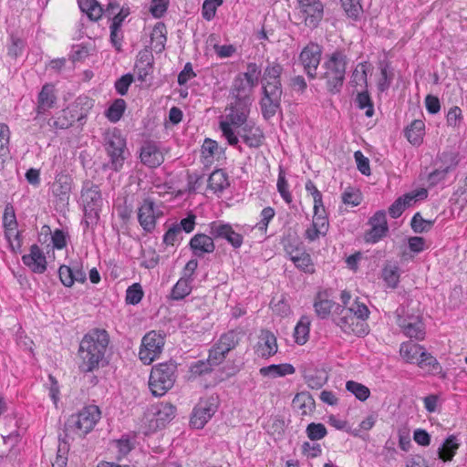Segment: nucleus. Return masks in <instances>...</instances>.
Segmentation results:
<instances>
[{
  "instance_id": "49",
  "label": "nucleus",
  "mask_w": 467,
  "mask_h": 467,
  "mask_svg": "<svg viewBox=\"0 0 467 467\" xmlns=\"http://www.w3.org/2000/svg\"><path fill=\"white\" fill-rule=\"evenodd\" d=\"M428 196V192L424 188H420L419 190L408 192L403 196H400V199L403 202L405 207L410 206L412 203L417 202L418 200H423Z\"/></svg>"
},
{
  "instance_id": "55",
  "label": "nucleus",
  "mask_w": 467,
  "mask_h": 467,
  "mask_svg": "<svg viewBox=\"0 0 467 467\" xmlns=\"http://www.w3.org/2000/svg\"><path fill=\"white\" fill-rule=\"evenodd\" d=\"M446 119L448 126L458 128L462 120V109L457 106L451 108L447 113Z\"/></svg>"
},
{
  "instance_id": "26",
  "label": "nucleus",
  "mask_w": 467,
  "mask_h": 467,
  "mask_svg": "<svg viewBox=\"0 0 467 467\" xmlns=\"http://www.w3.org/2000/svg\"><path fill=\"white\" fill-rule=\"evenodd\" d=\"M460 447L456 436L450 435L438 449V457L443 462H451Z\"/></svg>"
},
{
  "instance_id": "29",
  "label": "nucleus",
  "mask_w": 467,
  "mask_h": 467,
  "mask_svg": "<svg viewBox=\"0 0 467 467\" xmlns=\"http://www.w3.org/2000/svg\"><path fill=\"white\" fill-rule=\"evenodd\" d=\"M260 374L264 377H269L272 379L277 377H284L286 375H291L295 373V368L291 364H279V365H270L267 367H263L259 370Z\"/></svg>"
},
{
  "instance_id": "40",
  "label": "nucleus",
  "mask_w": 467,
  "mask_h": 467,
  "mask_svg": "<svg viewBox=\"0 0 467 467\" xmlns=\"http://www.w3.org/2000/svg\"><path fill=\"white\" fill-rule=\"evenodd\" d=\"M417 364L420 368L428 369L431 372H437L441 369L436 358L425 350L421 352Z\"/></svg>"
},
{
  "instance_id": "64",
  "label": "nucleus",
  "mask_w": 467,
  "mask_h": 467,
  "mask_svg": "<svg viewBox=\"0 0 467 467\" xmlns=\"http://www.w3.org/2000/svg\"><path fill=\"white\" fill-rule=\"evenodd\" d=\"M342 200L344 203L352 204L357 206L361 202V195L358 191L354 189H348L342 194Z\"/></svg>"
},
{
  "instance_id": "24",
  "label": "nucleus",
  "mask_w": 467,
  "mask_h": 467,
  "mask_svg": "<svg viewBox=\"0 0 467 467\" xmlns=\"http://www.w3.org/2000/svg\"><path fill=\"white\" fill-rule=\"evenodd\" d=\"M190 247L197 257L212 254L215 249L213 238L203 234H195L190 241Z\"/></svg>"
},
{
  "instance_id": "2",
  "label": "nucleus",
  "mask_w": 467,
  "mask_h": 467,
  "mask_svg": "<svg viewBox=\"0 0 467 467\" xmlns=\"http://www.w3.org/2000/svg\"><path fill=\"white\" fill-rule=\"evenodd\" d=\"M109 337L105 329H93L82 338L79 348L78 368L82 372H91L103 361Z\"/></svg>"
},
{
  "instance_id": "9",
  "label": "nucleus",
  "mask_w": 467,
  "mask_h": 467,
  "mask_svg": "<svg viewBox=\"0 0 467 467\" xmlns=\"http://www.w3.org/2000/svg\"><path fill=\"white\" fill-rule=\"evenodd\" d=\"M397 324L402 332L410 338L422 340L425 337V327L420 316L410 314L404 307L396 311Z\"/></svg>"
},
{
  "instance_id": "13",
  "label": "nucleus",
  "mask_w": 467,
  "mask_h": 467,
  "mask_svg": "<svg viewBox=\"0 0 467 467\" xmlns=\"http://www.w3.org/2000/svg\"><path fill=\"white\" fill-rule=\"evenodd\" d=\"M164 338L155 331L147 333L141 341L139 352L140 359L144 364H150L161 353Z\"/></svg>"
},
{
  "instance_id": "52",
  "label": "nucleus",
  "mask_w": 467,
  "mask_h": 467,
  "mask_svg": "<svg viewBox=\"0 0 467 467\" xmlns=\"http://www.w3.org/2000/svg\"><path fill=\"white\" fill-rule=\"evenodd\" d=\"M223 4V0H205L202 4V14L204 19L210 21L215 16L216 9Z\"/></svg>"
},
{
  "instance_id": "53",
  "label": "nucleus",
  "mask_w": 467,
  "mask_h": 467,
  "mask_svg": "<svg viewBox=\"0 0 467 467\" xmlns=\"http://www.w3.org/2000/svg\"><path fill=\"white\" fill-rule=\"evenodd\" d=\"M351 82L356 86L367 87V66L365 64L360 63L357 66L352 73Z\"/></svg>"
},
{
  "instance_id": "22",
  "label": "nucleus",
  "mask_w": 467,
  "mask_h": 467,
  "mask_svg": "<svg viewBox=\"0 0 467 467\" xmlns=\"http://www.w3.org/2000/svg\"><path fill=\"white\" fill-rule=\"evenodd\" d=\"M141 162L150 168L160 166L164 157L158 146L153 142H145L140 149Z\"/></svg>"
},
{
  "instance_id": "43",
  "label": "nucleus",
  "mask_w": 467,
  "mask_h": 467,
  "mask_svg": "<svg viewBox=\"0 0 467 467\" xmlns=\"http://www.w3.org/2000/svg\"><path fill=\"white\" fill-rule=\"evenodd\" d=\"M434 223V221L425 220L422 218L420 213H417L412 217L410 225L415 233H424L431 230Z\"/></svg>"
},
{
  "instance_id": "19",
  "label": "nucleus",
  "mask_w": 467,
  "mask_h": 467,
  "mask_svg": "<svg viewBox=\"0 0 467 467\" xmlns=\"http://www.w3.org/2000/svg\"><path fill=\"white\" fill-rule=\"evenodd\" d=\"M236 135L241 137L244 142L251 148L260 147L264 140L262 130L250 122L241 127Z\"/></svg>"
},
{
  "instance_id": "10",
  "label": "nucleus",
  "mask_w": 467,
  "mask_h": 467,
  "mask_svg": "<svg viewBox=\"0 0 467 467\" xmlns=\"http://www.w3.org/2000/svg\"><path fill=\"white\" fill-rule=\"evenodd\" d=\"M218 408V399L215 396L202 398L194 407L190 424L195 429H202L214 415Z\"/></svg>"
},
{
  "instance_id": "36",
  "label": "nucleus",
  "mask_w": 467,
  "mask_h": 467,
  "mask_svg": "<svg viewBox=\"0 0 467 467\" xmlns=\"http://www.w3.org/2000/svg\"><path fill=\"white\" fill-rule=\"evenodd\" d=\"M304 379L309 388L318 389L326 384L327 376L325 371L314 370L306 372Z\"/></svg>"
},
{
  "instance_id": "34",
  "label": "nucleus",
  "mask_w": 467,
  "mask_h": 467,
  "mask_svg": "<svg viewBox=\"0 0 467 467\" xmlns=\"http://www.w3.org/2000/svg\"><path fill=\"white\" fill-rule=\"evenodd\" d=\"M424 127L425 125L422 120H413L405 131L408 140L414 145L420 144L423 135Z\"/></svg>"
},
{
  "instance_id": "17",
  "label": "nucleus",
  "mask_w": 467,
  "mask_h": 467,
  "mask_svg": "<svg viewBox=\"0 0 467 467\" xmlns=\"http://www.w3.org/2000/svg\"><path fill=\"white\" fill-rule=\"evenodd\" d=\"M210 233L215 238L225 239L234 248H239L243 244V236L234 231L233 227L228 223H213Z\"/></svg>"
},
{
  "instance_id": "37",
  "label": "nucleus",
  "mask_w": 467,
  "mask_h": 467,
  "mask_svg": "<svg viewBox=\"0 0 467 467\" xmlns=\"http://www.w3.org/2000/svg\"><path fill=\"white\" fill-rule=\"evenodd\" d=\"M189 278L182 277L178 282L174 285L171 290V298L174 300L183 299L186 296L191 293L192 286Z\"/></svg>"
},
{
  "instance_id": "15",
  "label": "nucleus",
  "mask_w": 467,
  "mask_h": 467,
  "mask_svg": "<svg viewBox=\"0 0 467 467\" xmlns=\"http://www.w3.org/2000/svg\"><path fill=\"white\" fill-rule=\"evenodd\" d=\"M56 101L57 97L55 95V87L49 83L45 84L37 96V103L36 108V115L34 118V121H36V124H38L40 127H43V124L46 120L42 115L52 109L56 104Z\"/></svg>"
},
{
  "instance_id": "48",
  "label": "nucleus",
  "mask_w": 467,
  "mask_h": 467,
  "mask_svg": "<svg viewBox=\"0 0 467 467\" xmlns=\"http://www.w3.org/2000/svg\"><path fill=\"white\" fill-rule=\"evenodd\" d=\"M284 248L285 254L289 256L292 261L296 257L299 256L300 254L305 253V249L302 245H300L297 240H286L284 242Z\"/></svg>"
},
{
  "instance_id": "23",
  "label": "nucleus",
  "mask_w": 467,
  "mask_h": 467,
  "mask_svg": "<svg viewBox=\"0 0 467 467\" xmlns=\"http://www.w3.org/2000/svg\"><path fill=\"white\" fill-rule=\"evenodd\" d=\"M277 349L278 347L275 336L269 330H262L256 347L257 354L262 358H269L275 355Z\"/></svg>"
},
{
  "instance_id": "54",
  "label": "nucleus",
  "mask_w": 467,
  "mask_h": 467,
  "mask_svg": "<svg viewBox=\"0 0 467 467\" xmlns=\"http://www.w3.org/2000/svg\"><path fill=\"white\" fill-rule=\"evenodd\" d=\"M182 239V228L179 225H173L165 233L163 242L167 245H174Z\"/></svg>"
},
{
  "instance_id": "50",
  "label": "nucleus",
  "mask_w": 467,
  "mask_h": 467,
  "mask_svg": "<svg viewBox=\"0 0 467 467\" xmlns=\"http://www.w3.org/2000/svg\"><path fill=\"white\" fill-rule=\"evenodd\" d=\"M292 262L298 269H301L306 273L314 272L311 256L306 252L300 254V255L293 259Z\"/></svg>"
},
{
  "instance_id": "21",
  "label": "nucleus",
  "mask_w": 467,
  "mask_h": 467,
  "mask_svg": "<svg viewBox=\"0 0 467 467\" xmlns=\"http://www.w3.org/2000/svg\"><path fill=\"white\" fill-rule=\"evenodd\" d=\"M22 261L35 273L42 274L47 269L46 256L36 244L30 247L28 254L23 255Z\"/></svg>"
},
{
  "instance_id": "51",
  "label": "nucleus",
  "mask_w": 467,
  "mask_h": 467,
  "mask_svg": "<svg viewBox=\"0 0 467 467\" xmlns=\"http://www.w3.org/2000/svg\"><path fill=\"white\" fill-rule=\"evenodd\" d=\"M237 342L236 334L234 331H229L221 336L217 345L228 353L235 348Z\"/></svg>"
},
{
  "instance_id": "32",
  "label": "nucleus",
  "mask_w": 467,
  "mask_h": 467,
  "mask_svg": "<svg viewBox=\"0 0 467 467\" xmlns=\"http://www.w3.org/2000/svg\"><path fill=\"white\" fill-rule=\"evenodd\" d=\"M293 405L301 410L302 415H306L315 408V400L308 392L297 393L293 399Z\"/></svg>"
},
{
  "instance_id": "20",
  "label": "nucleus",
  "mask_w": 467,
  "mask_h": 467,
  "mask_svg": "<svg viewBox=\"0 0 467 467\" xmlns=\"http://www.w3.org/2000/svg\"><path fill=\"white\" fill-rule=\"evenodd\" d=\"M72 186V178L66 173H58L52 184V193L62 204L67 203Z\"/></svg>"
},
{
  "instance_id": "42",
  "label": "nucleus",
  "mask_w": 467,
  "mask_h": 467,
  "mask_svg": "<svg viewBox=\"0 0 467 467\" xmlns=\"http://www.w3.org/2000/svg\"><path fill=\"white\" fill-rule=\"evenodd\" d=\"M382 277L389 287L395 288L400 281L399 267L387 265L382 271Z\"/></svg>"
},
{
  "instance_id": "16",
  "label": "nucleus",
  "mask_w": 467,
  "mask_h": 467,
  "mask_svg": "<svg viewBox=\"0 0 467 467\" xmlns=\"http://www.w3.org/2000/svg\"><path fill=\"white\" fill-rule=\"evenodd\" d=\"M369 224L371 229L366 234L365 239L368 243H377L383 236H385L389 231L386 213L384 211L377 212L370 219Z\"/></svg>"
},
{
  "instance_id": "47",
  "label": "nucleus",
  "mask_w": 467,
  "mask_h": 467,
  "mask_svg": "<svg viewBox=\"0 0 467 467\" xmlns=\"http://www.w3.org/2000/svg\"><path fill=\"white\" fill-rule=\"evenodd\" d=\"M306 434L311 441L321 440L327 435V429L322 423L312 422L306 427Z\"/></svg>"
},
{
  "instance_id": "57",
  "label": "nucleus",
  "mask_w": 467,
  "mask_h": 467,
  "mask_svg": "<svg viewBox=\"0 0 467 467\" xmlns=\"http://www.w3.org/2000/svg\"><path fill=\"white\" fill-rule=\"evenodd\" d=\"M213 366L214 365L212 362H209V359H207L206 361L199 360L191 366V372L194 376H202L203 374L211 372L213 369Z\"/></svg>"
},
{
  "instance_id": "62",
  "label": "nucleus",
  "mask_w": 467,
  "mask_h": 467,
  "mask_svg": "<svg viewBox=\"0 0 467 467\" xmlns=\"http://www.w3.org/2000/svg\"><path fill=\"white\" fill-rule=\"evenodd\" d=\"M354 156L358 171L364 175H369L370 167L368 159L365 157L359 150L356 151Z\"/></svg>"
},
{
  "instance_id": "3",
  "label": "nucleus",
  "mask_w": 467,
  "mask_h": 467,
  "mask_svg": "<svg viewBox=\"0 0 467 467\" xmlns=\"http://www.w3.org/2000/svg\"><path fill=\"white\" fill-rule=\"evenodd\" d=\"M339 306L333 314V322L344 333L358 337H364L368 333L366 319L368 317L369 310L365 304L355 301L349 307H342L337 312Z\"/></svg>"
},
{
  "instance_id": "14",
  "label": "nucleus",
  "mask_w": 467,
  "mask_h": 467,
  "mask_svg": "<svg viewBox=\"0 0 467 467\" xmlns=\"http://www.w3.org/2000/svg\"><path fill=\"white\" fill-rule=\"evenodd\" d=\"M322 48L319 45L310 43L303 48L298 60L303 67L304 71L311 79L316 78L317 76V67L320 64Z\"/></svg>"
},
{
  "instance_id": "38",
  "label": "nucleus",
  "mask_w": 467,
  "mask_h": 467,
  "mask_svg": "<svg viewBox=\"0 0 467 467\" xmlns=\"http://www.w3.org/2000/svg\"><path fill=\"white\" fill-rule=\"evenodd\" d=\"M346 389L348 391L354 394L355 397L361 401H365L366 400H368L370 395V390L368 387L354 380L347 381Z\"/></svg>"
},
{
  "instance_id": "11",
  "label": "nucleus",
  "mask_w": 467,
  "mask_h": 467,
  "mask_svg": "<svg viewBox=\"0 0 467 467\" xmlns=\"http://www.w3.org/2000/svg\"><path fill=\"white\" fill-rule=\"evenodd\" d=\"M299 16L308 28H317L323 19L324 5L320 0H297Z\"/></svg>"
},
{
  "instance_id": "8",
  "label": "nucleus",
  "mask_w": 467,
  "mask_h": 467,
  "mask_svg": "<svg viewBox=\"0 0 467 467\" xmlns=\"http://www.w3.org/2000/svg\"><path fill=\"white\" fill-rule=\"evenodd\" d=\"M104 146L110 160V169L119 171L126 159V140L120 130L116 128L108 130L104 136Z\"/></svg>"
},
{
  "instance_id": "58",
  "label": "nucleus",
  "mask_w": 467,
  "mask_h": 467,
  "mask_svg": "<svg viewBox=\"0 0 467 467\" xmlns=\"http://www.w3.org/2000/svg\"><path fill=\"white\" fill-rule=\"evenodd\" d=\"M259 74V67L255 63H249L247 65V72L244 74H239L238 76L244 77L249 83L255 87L258 82Z\"/></svg>"
},
{
  "instance_id": "59",
  "label": "nucleus",
  "mask_w": 467,
  "mask_h": 467,
  "mask_svg": "<svg viewBox=\"0 0 467 467\" xmlns=\"http://www.w3.org/2000/svg\"><path fill=\"white\" fill-rule=\"evenodd\" d=\"M169 0H151L150 11L151 15L156 17H161L167 11Z\"/></svg>"
},
{
  "instance_id": "60",
  "label": "nucleus",
  "mask_w": 467,
  "mask_h": 467,
  "mask_svg": "<svg viewBox=\"0 0 467 467\" xmlns=\"http://www.w3.org/2000/svg\"><path fill=\"white\" fill-rule=\"evenodd\" d=\"M132 81H133V76L131 74H126V75L122 76L121 78H119L115 82V88H116L117 92L121 96L126 95L128 92L129 87L130 86Z\"/></svg>"
},
{
  "instance_id": "39",
  "label": "nucleus",
  "mask_w": 467,
  "mask_h": 467,
  "mask_svg": "<svg viewBox=\"0 0 467 467\" xmlns=\"http://www.w3.org/2000/svg\"><path fill=\"white\" fill-rule=\"evenodd\" d=\"M125 109V100L122 99H117L107 109L106 116L110 121L117 122L122 117Z\"/></svg>"
},
{
  "instance_id": "41",
  "label": "nucleus",
  "mask_w": 467,
  "mask_h": 467,
  "mask_svg": "<svg viewBox=\"0 0 467 467\" xmlns=\"http://www.w3.org/2000/svg\"><path fill=\"white\" fill-rule=\"evenodd\" d=\"M356 103L358 109H366L365 115L368 118L374 114L373 102L367 90L358 92L356 98Z\"/></svg>"
},
{
  "instance_id": "4",
  "label": "nucleus",
  "mask_w": 467,
  "mask_h": 467,
  "mask_svg": "<svg viewBox=\"0 0 467 467\" xmlns=\"http://www.w3.org/2000/svg\"><path fill=\"white\" fill-rule=\"evenodd\" d=\"M347 68V56L342 51L333 52L322 64L320 78L326 81L329 93H339L344 83Z\"/></svg>"
},
{
  "instance_id": "28",
  "label": "nucleus",
  "mask_w": 467,
  "mask_h": 467,
  "mask_svg": "<svg viewBox=\"0 0 467 467\" xmlns=\"http://www.w3.org/2000/svg\"><path fill=\"white\" fill-rule=\"evenodd\" d=\"M424 350L423 347L413 343L406 342L400 345V353L402 358L408 363H418L421 352Z\"/></svg>"
},
{
  "instance_id": "35",
  "label": "nucleus",
  "mask_w": 467,
  "mask_h": 467,
  "mask_svg": "<svg viewBox=\"0 0 467 467\" xmlns=\"http://www.w3.org/2000/svg\"><path fill=\"white\" fill-rule=\"evenodd\" d=\"M310 320L307 317L303 316L296 324L294 330V337L297 344L304 345L309 336Z\"/></svg>"
},
{
  "instance_id": "31",
  "label": "nucleus",
  "mask_w": 467,
  "mask_h": 467,
  "mask_svg": "<svg viewBox=\"0 0 467 467\" xmlns=\"http://www.w3.org/2000/svg\"><path fill=\"white\" fill-rule=\"evenodd\" d=\"M78 4L80 10L92 21H98L103 14L101 5L96 0H78Z\"/></svg>"
},
{
  "instance_id": "45",
  "label": "nucleus",
  "mask_w": 467,
  "mask_h": 467,
  "mask_svg": "<svg viewBox=\"0 0 467 467\" xmlns=\"http://www.w3.org/2000/svg\"><path fill=\"white\" fill-rule=\"evenodd\" d=\"M347 16L356 20L362 11L360 0H340Z\"/></svg>"
},
{
  "instance_id": "12",
  "label": "nucleus",
  "mask_w": 467,
  "mask_h": 467,
  "mask_svg": "<svg viewBox=\"0 0 467 467\" xmlns=\"http://www.w3.org/2000/svg\"><path fill=\"white\" fill-rule=\"evenodd\" d=\"M163 216L160 205H157L150 198L143 200L138 208V221L142 229L151 233L156 227V221Z\"/></svg>"
},
{
  "instance_id": "61",
  "label": "nucleus",
  "mask_w": 467,
  "mask_h": 467,
  "mask_svg": "<svg viewBox=\"0 0 467 467\" xmlns=\"http://www.w3.org/2000/svg\"><path fill=\"white\" fill-rule=\"evenodd\" d=\"M442 163L445 165L444 169H448V171L454 169L459 164V155L453 151L443 152L441 156Z\"/></svg>"
},
{
  "instance_id": "6",
  "label": "nucleus",
  "mask_w": 467,
  "mask_h": 467,
  "mask_svg": "<svg viewBox=\"0 0 467 467\" xmlns=\"http://www.w3.org/2000/svg\"><path fill=\"white\" fill-rule=\"evenodd\" d=\"M177 364L174 361L161 363L151 368L149 388L155 397L163 396L176 380Z\"/></svg>"
},
{
  "instance_id": "27",
  "label": "nucleus",
  "mask_w": 467,
  "mask_h": 467,
  "mask_svg": "<svg viewBox=\"0 0 467 467\" xmlns=\"http://www.w3.org/2000/svg\"><path fill=\"white\" fill-rule=\"evenodd\" d=\"M176 413V408L171 403H159L152 408V414L157 422L164 425L171 420Z\"/></svg>"
},
{
  "instance_id": "7",
  "label": "nucleus",
  "mask_w": 467,
  "mask_h": 467,
  "mask_svg": "<svg viewBox=\"0 0 467 467\" xmlns=\"http://www.w3.org/2000/svg\"><path fill=\"white\" fill-rule=\"evenodd\" d=\"M227 109L230 112L226 116V120L220 122V129L228 143L232 146H236L239 139L232 126L240 129L247 123L249 105L236 102L235 105H231Z\"/></svg>"
},
{
  "instance_id": "5",
  "label": "nucleus",
  "mask_w": 467,
  "mask_h": 467,
  "mask_svg": "<svg viewBox=\"0 0 467 467\" xmlns=\"http://www.w3.org/2000/svg\"><path fill=\"white\" fill-rule=\"evenodd\" d=\"M101 416L100 410L96 405L84 407L78 413L71 415L64 425L66 437L77 435L84 437L93 430Z\"/></svg>"
},
{
  "instance_id": "46",
  "label": "nucleus",
  "mask_w": 467,
  "mask_h": 467,
  "mask_svg": "<svg viewBox=\"0 0 467 467\" xmlns=\"http://www.w3.org/2000/svg\"><path fill=\"white\" fill-rule=\"evenodd\" d=\"M143 296L141 285L138 283L129 286L126 292V302L131 305H137L140 302Z\"/></svg>"
},
{
  "instance_id": "18",
  "label": "nucleus",
  "mask_w": 467,
  "mask_h": 467,
  "mask_svg": "<svg viewBox=\"0 0 467 467\" xmlns=\"http://www.w3.org/2000/svg\"><path fill=\"white\" fill-rule=\"evenodd\" d=\"M254 86L249 83L244 77L236 76L233 81L231 94L236 99V102L242 104H251V94Z\"/></svg>"
},
{
  "instance_id": "33",
  "label": "nucleus",
  "mask_w": 467,
  "mask_h": 467,
  "mask_svg": "<svg viewBox=\"0 0 467 467\" xmlns=\"http://www.w3.org/2000/svg\"><path fill=\"white\" fill-rule=\"evenodd\" d=\"M150 39L155 50L161 52L164 49L166 42V26L162 22H158L154 26L150 34Z\"/></svg>"
},
{
  "instance_id": "63",
  "label": "nucleus",
  "mask_w": 467,
  "mask_h": 467,
  "mask_svg": "<svg viewBox=\"0 0 467 467\" xmlns=\"http://www.w3.org/2000/svg\"><path fill=\"white\" fill-rule=\"evenodd\" d=\"M227 352L221 348L217 344L210 350L209 362H212L214 366L219 365L225 358Z\"/></svg>"
},
{
  "instance_id": "25",
  "label": "nucleus",
  "mask_w": 467,
  "mask_h": 467,
  "mask_svg": "<svg viewBox=\"0 0 467 467\" xmlns=\"http://www.w3.org/2000/svg\"><path fill=\"white\" fill-rule=\"evenodd\" d=\"M81 197L84 206L99 208L102 204V198L99 186L93 183H85Z\"/></svg>"
},
{
  "instance_id": "1",
  "label": "nucleus",
  "mask_w": 467,
  "mask_h": 467,
  "mask_svg": "<svg viewBox=\"0 0 467 467\" xmlns=\"http://www.w3.org/2000/svg\"><path fill=\"white\" fill-rule=\"evenodd\" d=\"M283 67L277 62L268 63L262 78L263 97L260 100L261 111L265 119L274 117L281 107L283 95L280 77Z\"/></svg>"
},
{
  "instance_id": "56",
  "label": "nucleus",
  "mask_w": 467,
  "mask_h": 467,
  "mask_svg": "<svg viewBox=\"0 0 467 467\" xmlns=\"http://www.w3.org/2000/svg\"><path fill=\"white\" fill-rule=\"evenodd\" d=\"M277 190L285 202L290 203L292 202V195L288 191V183L285 180L283 171H280L278 175Z\"/></svg>"
},
{
  "instance_id": "30",
  "label": "nucleus",
  "mask_w": 467,
  "mask_h": 467,
  "mask_svg": "<svg viewBox=\"0 0 467 467\" xmlns=\"http://www.w3.org/2000/svg\"><path fill=\"white\" fill-rule=\"evenodd\" d=\"M228 186V178L223 170H215L210 174L208 178V187L213 192H222Z\"/></svg>"
},
{
  "instance_id": "44",
  "label": "nucleus",
  "mask_w": 467,
  "mask_h": 467,
  "mask_svg": "<svg viewBox=\"0 0 467 467\" xmlns=\"http://www.w3.org/2000/svg\"><path fill=\"white\" fill-rule=\"evenodd\" d=\"M334 306L335 303L333 301L328 299H322L320 296H318L314 304L315 311L317 315L321 318L327 317Z\"/></svg>"
}]
</instances>
